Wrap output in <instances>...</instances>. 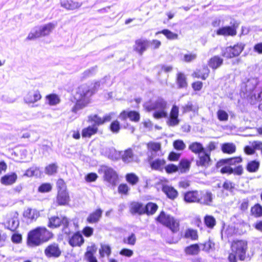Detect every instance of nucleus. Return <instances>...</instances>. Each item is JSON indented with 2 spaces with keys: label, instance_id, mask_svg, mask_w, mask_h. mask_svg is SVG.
Listing matches in <instances>:
<instances>
[{
  "label": "nucleus",
  "instance_id": "nucleus-1",
  "mask_svg": "<svg viewBox=\"0 0 262 262\" xmlns=\"http://www.w3.org/2000/svg\"><path fill=\"white\" fill-rule=\"evenodd\" d=\"M93 95L90 87L86 84L79 86L75 95L76 103L72 109L73 113H77L78 111L85 107L90 102V98Z\"/></svg>",
  "mask_w": 262,
  "mask_h": 262
},
{
  "label": "nucleus",
  "instance_id": "nucleus-2",
  "mask_svg": "<svg viewBox=\"0 0 262 262\" xmlns=\"http://www.w3.org/2000/svg\"><path fill=\"white\" fill-rule=\"evenodd\" d=\"M53 236L51 232L45 227H37L30 231L28 235V243L30 246H39L48 242Z\"/></svg>",
  "mask_w": 262,
  "mask_h": 262
},
{
  "label": "nucleus",
  "instance_id": "nucleus-3",
  "mask_svg": "<svg viewBox=\"0 0 262 262\" xmlns=\"http://www.w3.org/2000/svg\"><path fill=\"white\" fill-rule=\"evenodd\" d=\"M157 221L169 228L172 232H177L179 230V220L163 211L157 217Z\"/></svg>",
  "mask_w": 262,
  "mask_h": 262
},
{
  "label": "nucleus",
  "instance_id": "nucleus-4",
  "mask_svg": "<svg viewBox=\"0 0 262 262\" xmlns=\"http://www.w3.org/2000/svg\"><path fill=\"white\" fill-rule=\"evenodd\" d=\"M166 108L167 102L162 98H158L147 106L148 111L155 110L153 116L156 119L167 117Z\"/></svg>",
  "mask_w": 262,
  "mask_h": 262
},
{
  "label": "nucleus",
  "instance_id": "nucleus-5",
  "mask_svg": "<svg viewBox=\"0 0 262 262\" xmlns=\"http://www.w3.org/2000/svg\"><path fill=\"white\" fill-rule=\"evenodd\" d=\"M261 83L257 78H251L241 85V92L243 93L245 97L251 98L255 92L261 88Z\"/></svg>",
  "mask_w": 262,
  "mask_h": 262
},
{
  "label": "nucleus",
  "instance_id": "nucleus-6",
  "mask_svg": "<svg viewBox=\"0 0 262 262\" xmlns=\"http://www.w3.org/2000/svg\"><path fill=\"white\" fill-rule=\"evenodd\" d=\"M232 251L235 253L239 259L243 261L246 258L248 249L247 242L244 240L234 241L231 245Z\"/></svg>",
  "mask_w": 262,
  "mask_h": 262
},
{
  "label": "nucleus",
  "instance_id": "nucleus-7",
  "mask_svg": "<svg viewBox=\"0 0 262 262\" xmlns=\"http://www.w3.org/2000/svg\"><path fill=\"white\" fill-rule=\"evenodd\" d=\"M245 45L242 43H237L234 46H229L222 49L221 55L226 58H231L238 56L244 49Z\"/></svg>",
  "mask_w": 262,
  "mask_h": 262
},
{
  "label": "nucleus",
  "instance_id": "nucleus-8",
  "mask_svg": "<svg viewBox=\"0 0 262 262\" xmlns=\"http://www.w3.org/2000/svg\"><path fill=\"white\" fill-rule=\"evenodd\" d=\"M69 221L66 217H58V216H52L49 219L48 226L50 228H57L60 225H62L63 232L65 234H69L70 231L68 229Z\"/></svg>",
  "mask_w": 262,
  "mask_h": 262
},
{
  "label": "nucleus",
  "instance_id": "nucleus-9",
  "mask_svg": "<svg viewBox=\"0 0 262 262\" xmlns=\"http://www.w3.org/2000/svg\"><path fill=\"white\" fill-rule=\"evenodd\" d=\"M18 214L16 212H12L7 215V220L4 223L5 228L11 231H15L18 227L19 222Z\"/></svg>",
  "mask_w": 262,
  "mask_h": 262
},
{
  "label": "nucleus",
  "instance_id": "nucleus-10",
  "mask_svg": "<svg viewBox=\"0 0 262 262\" xmlns=\"http://www.w3.org/2000/svg\"><path fill=\"white\" fill-rule=\"evenodd\" d=\"M103 171L104 180L112 186H116L118 180L116 171L111 167L105 166L103 168Z\"/></svg>",
  "mask_w": 262,
  "mask_h": 262
},
{
  "label": "nucleus",
  "instance_id": "nucleus-11",
  "mask_svg": "<svg viewBox=\"0 0 262 262\" xmlns=\"http://www.w3.org/2000/svg\"><path fill=\"white\" fill-rule=\"evenodd\" d=\"M179 117V107L173 105L171 110L169 116H167L166 123L169 126H176L179 125L180 120Z\"/></svg>",
  "mask_w": 262,
  "mask_h": 262
},
{
  "label": "nucleus",
  "instance_id": "nucleus-12",
  "mask_svg": "<svg viewBox=\"0 0 262 262\" xmlns=\"http://www.w3.org/2000/svg\"><path fill=\"white\" fill-rule=\"evenodd\" d=\"M212 164V160L210 158V155L205 152H203L198 156V159L196 160V165L203 168H208Z\"/></svg>",
  "mask_w": 262,
  "mask_h": 262
},
{
  "label": "nucleus",
  "instance_id": "nucleus-13",
  "mask_svg": "<svg viewBox=\"0 0 262 262\" xmlns=\"http://www.w3.org/2000/svg\"><path fill=\"white\" fill-rule=\"evenodd\" d=\"M61 253L58 244L55 243L49 245L45 250V253L48 257H58Z\"/></svg>",
  "mask_w": 262,
  "mask_h": 262
},
{
  "label": "nucleus",
  "instance_id": "nucleus-14",
  "mask_svg": "<svg viewBox=\"0 0 262 262\" xmlns=\"http://www.w3.org/2000/svg\"><path fill=\"white\" fill-rule=\"evenodd\" d=\"M41 98L40 92L38 90L29 91L24 97V101L26 103H34Z\"/></svg>",
  "mask_w": 262,
  "mask_h": 262
},
{
  "label": "nucleus",
  "instance_id": "nucleus-15",
  "mask_svg": "<svg viewBox=\"0 0 262 262\" xmlns=\"http://www.w3.org/2000/svg\"><path fill=\"white\" fill-rule=\"evenodd\" d=\"M55 24L53 23H48L43 26H41L38 28H36V29L38 32V35L39 37L47 36L50 34V33L52 31V30L55 27Z\"/></svg>",
  "mask_w": 262,
  "mask_h": 262
},
{
  "label": "nucleus",
  "instance_id": "nucleus-16",
  "mask_svg": "<svg viewBox=\"0 0 262 262\" xmlns=\"http://www.w3.org/2000/svg\"><path fill=\"white\" fill-rule=\"evenodd\" d=\"M216 34L224 36H234L236 34V28L234 26L223 27L217 30Z\"/></svg>",
  "mask_w": 262,
  "mask_h": 262
},
{
  "label": "nucleus",
  "instance_id": "nucleus-17",
  "mask_svg": "<svg viewBox=\"0 0 262 262\" xmlns=\"http://www.w3.org/2000/svg\"><path fill=\"white\" fill-rule=\"evenodd\" d=\"M17 179V176L15 172L6 174L1 177L0 182L2 184L6 186L14 184Z\"/></svg>",
  "mask_w": 262,
  "mask_h": 262
},
{
  "label": "nucleus",
  "instance_id": "nucleus-18",
  "mask_svg": "<svg viewBox=\"0 0 262 262\" xmlns=\"http://www.w3.org/2000/svg\"><path fill=\"white\" fill-rule=\"evenodd\" d=\"M200 195L197 190L189 191L184 193V200L187 203H199Z\"/></svg>",
  "mask_w": 262,
  "mask_h": 262
},
{
  "label": "nucleus",
  "instance_id": "nucleus-19",
  "mask_svg": "<svg viewBox=\"0 0 262 262\" xmlns=\"http://www.w3.org/2000/svg\"><path fill=\"white\" fill-rule=\"evenodd\" d=\"M200 195L199 196V203L204 205H210L213 200V194L209 191H199Z\"/></svg>",
  "mask_w": 262,
  "mask_h": 262
},
{
  "label": "nucleus",
  "instance_id": "nucleus-20",
  "mask_svg": "<svg viewBox=\"0 0 262 262\" xmlns=\"http://www.w3.org/2000/svg\"><path fill=\"white\" fill-rule=\"evenodd\" d=\"M162 190L170 200H173L178 196V191L171 186L164 185L162 186Z\"/></svg>",
  "mask_w": 262,
  "mask_h": 262
},
{
  "label": "nucleus",
  "instance_id": "nucleus-21",
  "mask_svg": "<svg viewBox=\"0 0 262 262\" xmlns=\"http://www.w3.org/2000/svg\"><path fill=\"white\" fill-rule=\"evenodd\" d=\"M60 5L61 7L67 10H73L80 7L82 3L72 0H62L60 2Z\"/></svg>",
  "mask_w": 262,
  "mask_h": 262
},
{
  "label": "nucleus",
  "instance_id": "nucleus-22",
  "mask_svg": "<svg viewBox=\"0 0 262 262\" xmlns=\"http://www.w3.org/2000/svg\"><path fill=\"white\" fill-rule=\"evenodd\" d=\"M83 242V237L79 232L75 233L69 240V244L72 247L80 246Z\"/></svg>",
  "mask_w": 262,
  "mask_h": 262
},
{
  "label": "nucleus",
  "instance_id": "nucleus-23",
  "mask_svg": "<svg viewBox=\"0 0 262 262\" xmlns=\"http://www.w3.org/2000/svg\"><path fill=\"white\" fill-rule=\"evenodd\" d=\"M70 201V197L68 192L66 191L58 192L57 196V202L60 205H65Z\"/></svg>",
  "mask_w": 262,
  "mask_h": 262
},
{
  "label": "nucleus",
  "instance_id": "nucleus-24",
  "mask_svg": "<svg viewBox=\"0 0 262 262\" xmlns=\"http://www.w3.org/2000/svg\"><path fill=\"white\" fill-rule=\"evenodd\" d=\"M223 63V59L219 56L215 55L211 58L208 61L209 66L213 70L220 67Z\"/></svg>",
  "mask_w": 262,
  "mask_h": 262
},
{
  "label": "nucleus",
  "instance_id": "nucleus-25",
  "mask_svg": "<svg viewBox=\"0 0 262 262\" xmlns=\"http://www.w3.org/2000/svg\"><path fill=\"white\" fill-rule=\"evenodd\" d=\"M24 216L26 218L35 221L39 216V212L35 209L27 208L24 212Z\"/></svg>",
  "mask_w": 262,
  "mask_h": 262
},
{
  "label": "nucleus",
  "instance_id": "nucleus-26",
  "mask_svg": "<svg viewBox=\"0 0 262 262\" xmlns=\"http://www.w3.org/2000/svg\"><path fill=\"white\" fill-rule=\"evenodd\" d=\"M102 210L101 209H98L95 211L91 213L87 217V221L89 223H97L102 216Z\"/></svg>",
  "mask_w": 262,
  "mask_h": 262
},
{
  "label": "nucleus",
  "instance_id": "nucleus-27",
  "mask_svg": "<svg viewBox=\"0 0 262 262\" xmlns=\"http://www.w3.org/2000/svg\"><path fill=\"white\" fill-rule=\"evenodd\" d=\"M242 159L240 157H234L232 158L222 159L217 163V167H220L224 164L235 165L242 162Z\"/></svg>",
  "mask_w": 262,
  "mask_h": 262
},
{
  "label": "nucleus",
  "instance_id": "nucleus-28",
  "mask_svg": "<svg viewBox=\"0 0 262 262\" xmlns=\"http://www.w3.org/2000/svg\"><path fill=\"white\" fill-rule=\"evenodd\" d=\"M130 212L133 214H142L145 213L144 208L142 204L134 202L130 205Z\"/></svg>",
  "mask_w": 262,
  "mask_h": 262
},
{
  "label": "nucleus",
  "instance_id": "nucleus-29",
  "mask_svg": "<svg viewBox=\"0 0 262 262\" xmlns=\"http://www.w3.org/2000/svg\"><path fill=\"white\" fill-rule=\"evenodd\" d=\"M181 108L183 114L189 112L195 113L197 112L199 110L198 106L196 104H193L191 101H188L186 104L182 105Z\"/></svg>",
  "mask_w": 262,
  "mask_h": 262
},
{
  "label": "nucleus",
  "instance_id": "nucleus-30",
  "mask_svg": "<svg viewBox=\"0 0 262 262\" xmlns=\"http://www.w3.org/2000/svg\"><path fill=\"white\" fill-rule=\"evenodd\" d=\"M147 46V41L139 39L136 41L135 50L140 55H142L143 52L146 50Z\"/></svg>",
  "mask_w": 262,
  "mask_h": 262
},
{
  "label": "nucleus",
  "instance_id": "nucleus-31",
  "mask_svg": "<svg viewBox=\"0 0 262 262\" xmlns=\"http://www.w3.org/2000/svg\"><path fill=\"white\" fill-rule=\"evenodd\" d=\"M98 131V127L96 125H91L83 128L82 130V136L83 137H91L95 135Z\"/></svg>",
  "mask_w": 262,
  "mask_h": 262
},
{
  "label": "nucleus",
  "instance_id": "nucleus-32",
  "mask_svg": "<svg viewBox=\"0 0 262 262\" xmlns=\"http://www.w3.org/2000/svg\"><path fill=\"white\" fill-rule=\"evenodd\" d=\"M189 149L195 154H201L204 151V147L203 145L199 142H193L189 146Z\"/></svg>",
  "mask_w": 262,
  "mask_h": 262
},
{
  "label": "nucleus",
  "instance_id": "nucleus-33",
  "mask_svg": "<svg viewBox=\"0 0 262 262\" xmlns=\"http://www.w3.org/2000/svg\"><path fill=\"white\" fill-rule=\"evenodd\" d=\"M178 167L180 172H186L189 170L190 162L186 159H182Z\"/></svg>",
  "mask_w": 262,
  "mask_h": 262
},
{
  "label": "nucleus",
  "instance_id": "nucleus-34",
  "mask_svg": "<svg viewBox=\"0 0 262 262\" xmlns=\"http://www.w3.org/2000/svg\"><path fill=\"white\" fill-rule=\"evenodd\" d=\"M177 82L179 88H183L187 86L186 78L183 73L180 72L177 74Z\"/></svg>",
  "mask_w": 262,
  "mask_h": 262
},
{
  "label": "nucleus",
  "instance_id": "nucleus-35",
  "mask_svg": "<svg viewBox=\"0 0 262 262\" xmlns=\"http://www.w3.org/2000/svg\"><path fill=\"white\" fill-rule=\"evenodd\" d=\"M108 79L109 78L108 77L105 76L100 81L95 82L93 88L91 89V91L93 92V94L96 92L99 88H103Z\"/></svg>",
  "mask_w": 262,
  "mask_h": 262
},
{
  "label": "nucleus",
  "instance_id": "nucleus-36",
  "mask_svg": "<svg viewBox=\"0 0 262 262\" xmlns=\"http://www.w3.org/2000/svg\"><path fill=\"white\" fill-rule=\"evenodd\" d=\"M222 150L224 153L232 154L235 151L236 146L233 143H226L222 145Z\"/></svg>",
  "mask_w": 262,
  "mask_h": 262
},
{
  "label": "nucleus",
  "instance_id": "nucleus-37",
  "mask_svg": "<svg viewBox=\"0 0 262 262\" xmlns=\"http://www.w3.org/2000/svg\"><path fill=\"white\" fill-rule=\"evenodd\" d=\"M134 158V154L132 150L128 148L124 151L122 155V159L125 163H130L133 161Z\"/></svg>",
  "mask_w": 262,
  "mask_h": 262
},
{
  "label": "nucleus",
  "instance_id": "nucleus-38",
  "mask_svg": "<svg viewBox=\"0 0 262 262\" xmlns=\"http://www.w3.org/2000/svg\"><path fill=\"white\" fill-rule=\"evenodd\" d=\"M158 209V206L156 204L149 202L146 204L144 208L145 213L147 214H154Z\"/></svg>",
  "mask_w": 262,
  "mask_h": 262
},
{
  "label": "nucleus",
  "instance_id": "nucleus-39",
  "mask_svg": "<svg viewBox=\"0 0 262 262\" xmlns=\"http://www.w3.org/2000/svg\"><path fill=\"white\" fill-rule=\"evenodd\" d=\"M165 164V161L164 160L157 159L150 162V166L154 169L159 170L162 168Z\"/></svg>",
  "mask_w": 262,
  "mask_h": 262
},
{
  "label": "nucleus",
  "instance_id": "nucleus-40",
  "mask_svg": "<svg viewBox=\"0 0 262 262\" xmlns=\"http://www.w3.org/2000/svg\"><path fill=\"white\" fill-rule=\"evenodd\" d=\"M209 73V70L207 68H204L203 71H200L194 72L193 75L196 78H201L203 80H205L208 76Z\"/></svg>",
  "mask_w": 262,
  "mask_h": 262
},
{
  "label": "nucleus",
  "instance_id": "nucleus-41",
  "mask_svg": "<svg viewBox=\"0 0 262 262\" xmlns=\"http://www.w3.org/2000/svg\"><path fill=\"white\" fill-rule=\"evenodd\" d=\"M259 167V163L255 160L249 162L247 165V170L250 172L257 171Z\"/></svg>",
  "mask_w": 262,
  "mask_h": 262
},
{
  "label": "nucleus",
  "instance_id": "nucleus-42",
  "mask_svg": "<svg viewBox=\"0 0 262 262\" xmlns=\"http://www.w3.org/2000/svg\"><path fill=\"white\" fill-rule=\"evenodd\" d=\"M200 251V248L198 244H193L185 249V252L188 254L196 255L198 254Z\"/></svg>",
  "mask_w": 262,
  "mask_h": 262
},
{
  "label": "nucleus",
  "instance_id": "nucleus-43",
  "mask_svg": "<svg viewBox=\"0 0 262 262\" xmlns=\"http://www.w3.org/2000/svg\"><path fill=\"white\" fill-rule=\"evenodd\" d=\"M158 33H162L164 34L167 39L170 40H175L178 38V35L177 34L173 33L167 29H164L161 32L157 33V34Z\"/></svg>",
  "mask_w": 262,
  "mask_h": 262
},
{
  "label": "nucleus",
  "instance_id": "nucleus-44",
  "mask_svg": "<svg viewBox=\"0 0 262 262\" xmlns=\"http://www.w3.org/2000/svg\"><path fill=\"white\" fill-rule=\"evenodd\" d=\"M185 237L192 240H196L198 238L197 231L192 229H188L185 231Z\"/></svg>",
  "mask_w": 262,
  "mask_h": 262
},
{
  "label": "nucleus",
  "instance_id": "nucleus-45",
  "mask_svg": "<svg viewBox=\"0 0 262 262\" xmlns=\"http://www.w3.org/2000/svg\"><path fill=\"white\" fill-rule=\"evenodd\" d=\"M89 121L94 122L93 125H96L97 127L103 124V119L97 115H91L89 116Z\"/></svg>",
  "mask_w": 262,
  "mask_h": 262
},
{
  "label": "nucleus",
  "instance_id": "nucleus-46",
  "mask_svg": "<svg viewBox=\"0 0 262 262\" xmlns=\"http://www.w3.org/2000/svg\"><path fill=\"white\" fill-rule=\"evenodd\" d=\"M251 211L252 214L256 217H260L262 216V206L256 204L251 208Z\"/></svg>",
  "mask_w": 262,
  "mask_h": 262
},
{
  "label": "nucleus",
  "instance_id": "nucleus-47",
  "mask_svg": "<svg viewBox=\"0 0 262 262\" xmlns=\"http://www.w3.org/2000/svg\"><path fill=\"white\" fill-rule=\"evenodd\" d=\"M58 166L55 163L49 164L45 168V173L48 175H52L57 172Z\"/></svg>",
  "mask_w": 262,
  "mask_h": 262
},
{
  "label": "nucleus",
  "instance_id": "nucleus-48",
  "mask_svg": "<svg viewBox=\"0 0 262 262\" xmlns=\"http://www.w3.org/2000/svg\"><path fill=\"white\" fill-rule=\"evenodd\" d=\"M46 98L48 101L49 104L51 105H56L60 101L59 97L55 94H50L48 95Z\"/></svg>",
  "mask_w": 262,
  "mask_h": 262
},
{
  "label": "nucleus",
  "instance_id": "nucleus-49",
  "mask_svg": "<svg viewBox=\"0 0 262 262\" xmlns=\"http://www.w3.org/2000/svg\"><path fill=\"white\" fill-rule=\"evenodd\" d=\"M126 181L130 184L134 185L139 181L138 177L134 173H128L126 176Z\"/></svg>",
  "mask_w": 262,
  "mask_h": 262
},
{
  "label": "nucleus",
  "instance_id": "nucleus-50",
  "mask_svg": "<svg viewBox=\"0 0 262 262\" xmlns=\"http://www.w3.org/2000/svg\"><path fill=\"white\" fill-rule=\"evenodd\" d=\"M197 57L196 54L192 52H189L184 55L183 61L186 62H190L195 60Z\"/></svg>",
  "mask_w": 262,
  "mask_h": 262
},
{
  "label": "nucleus",
  "instance_id": "nucleus-51",
  "mask_svg": "<svg viewBox=\"0 0 262 262\" xmlns=\"http://www.w3.org/2000/svg\"><path fill=\"white\" fill-rule=\"evenodd\" d=\"M204 222L206 224V225L210 228H212L214 227V226L215 224V219L212 216H206L205 217Z\"/></svg>",
  "mask_w": 262,
  "mask_h": 262
},
{
  "label": "nucleus",
  "instance_id": "nucleus-52",
  "mask_svg": "<svg viewBox=\"0 0 262 262\" xmlns=\"http://www.w3.org/2000/svg\"><path fill=\"white\" fill-rule=\"evenodd\" d=\"M217 143L215 142H210L207 146L204 148V152L210 155L211 152L216 149Z\"/></svg>",
  "mask_w": 262,
  "mask_h": 262
},
{
  "label": "nucleus",
  "instance_id": "nucleus-53",
  "mask_svg": "<svg viewBox=\"0 0 262 262\" xmlns=\"http://www.w3.org/2000/svg\"><path fill=\"white\" fill-rule=\"evenodd\" d=\"M127 117L130 120L138 122L140 120V114L136 111H130L127 113Z\"/></svg>",
  "mask_w": 262,
  "mask_h": 262
},
{
  "label": "nucleus",
  "instance_id": "nucleus-54",
  "mask_svg": "<svg viewBox=\"0 0 262 262\" xmlns=\"http://www.w3.org/2000/svg\"><path fill=\"white\" fill-rule=\"evenodd\" d=\"M39 173V169L36 167H32L26 170L25 175L27 177L37 176Z\"/></svg>",
  "mask_w": 262,
  "mask_h": 262
},
{
  "label": "nucleus",
  "instance_id": "nucleus-55",
  "mask_svg": "<svg viewBox=\"0 0 262 262\" xmlns=\"http://www.w3.org/2000/svg\"><path fill=\"white\" fill-rule=\"evenodd\" d=\"M52 189V186L49 183H43L41 184L38 189V190L40 192H48Z\"/></svg>",
  "mask_w": 262,
  "mask_h": 262
},
{
  "label": "nucleus",
  "instance_id": "nucleus-56",
  "mask_svg": "<svg viewBox=\"0 0 262 262\" xmlns=\"http://www.w3.org/2000/svg\"><path fill=\"white\" fill-rule=\"evenodd\" d=\"M217 116L219 120L222 121H227L228 119V115L224 110H219L217 112Z\"/></svg>",
  "mask_w": 262,
  "mask_h": 262
},
{
  "label": "nucleus",
  "instance_id": "nucleus-57",
  "mask_svg": "<svg viewBox=\"0 0 262 262\" xmlns=\"http://www.w3.org/2000/svg\"><path fill=\"white\" fill-rule=\"evenodd\" d=\"M99 253L102 256H103L104 254L109 255L111 253V247L106 245H101Z\"/></svg>",
  "mask_w": 262,
  "mask_h": 262
},
{
  "label": "nucleus",
  "instance_id": "nucleus-58",
  "mask_svg": "<svg viewBox=\"0 0 262 262\" xmlns=\"http://www.w3.org/2000/svg\"><path fill=\"white\" fill-rule=\"evenodd\" d=\"M173 144L174 148L178 150H182L186 147L185 143L181 140L174 141Z\"/></svg>",
  "mask_w": 262,
  "mask_h": 262
},
{
  "label": "nucleus",
  "instance_id": "nucleus-59",
  "mask_svg": "<svg viewBox=\"0 0 262 262\" xmlns=\"http://www.w3.org/2000/svg\"><path fill=\"white\" fill-rule=\"evenodd\" d=\"M147 147L149 149L157 152L160 150L161 144L159 143L150 142L147 144Z\"/></svg>",
  "mask_w": 262,
  "mask_h": 262
},
{
  "label": "nucleus",
  "instance_id": "nucleus-60",
  "mask_svg": "<svg viewBox=\"0 0 262 262\" xmlns=\"http://www.w3.org/2000/svg\"><path fill=\"white\" fill-rule=\"evenodd\" d=\"M235 185L233 183L226 180L225 181L223 185V187L224 189L228 190L230 192H232L233 189H234Z\"/></svg>",
  "mask_w": 262,
  "mask_h": 262
},
{
  "label": "nucleus",
  "instance_id": "nucleus-61",
  "mask_svg": "<svg viewBox=\"0 0 262 262\" xmlns=\"http://www.w3.org/2000/svg\"><path fill=\"white\" fill-rule=\"evenodd\" d=\"M251 100H254L257 101L262 100V90L261 88L259 89L256 92H255L253 95H251Z\"/></svg>",
  "mask_w": 262,
  "mask_h": 262
},
{
  "label": "nucleus",
  "instance_id": "nucleus-62",
  "mask_svg": "<svg viewBox=\"0 0 262 262\" xmlns=\"http://www.w3.org/2000/svg\"><path fill=\"white\" fill-rule=\"evenodd\" d=\"M136 241V238L135 234L132 233L130 236L127 238H124L123 239V242L125 244H127L131 245H134Z\"/></svg>",
  "mask_w": 262,
  "mask_h": 262
},
{
  "label": "nucleus",
  "instance_id": "nucleus-63",
  "mask_svg": "<svg viewBox=\"0 0 262 262\" xmlns=\"http://www.w3.org/2000/svg\"><path fill=\"white\" fill-rule=\"evenodd\" d=\"M58 192L67 190V187L65 182L62 179H59L56 183Z\"/></svg>",
  "mask_w": 262,
  "mask_h": 262
},
{
  "label": "nucleus",
  "instance_id": "nucleus-64",
  "mask_svg": "<svg viewBox=\"0 0 262 262\" xmlns=\"http://www.w3.org/2000/svg\"><path fill=\"white\" fill-rule=\"evenodd\" d=\"M97 248L95 245L89 246L87 248V251L85 254V256H91L94 255L96 252Z\"/></svg>",
  "mask_w": 262,
  "mask_h": 262
}]
</instances>
